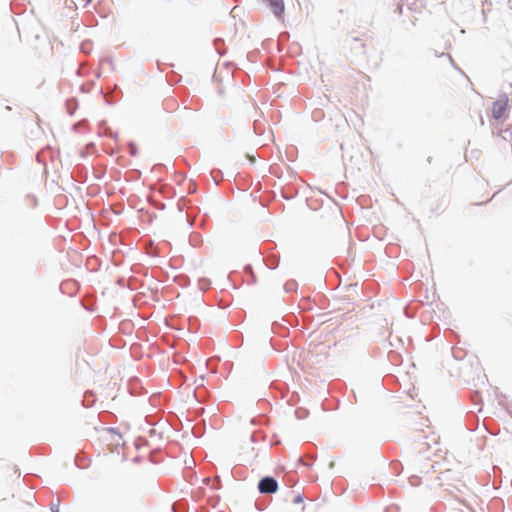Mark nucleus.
<instances>
[{"mask_svg":"<svg viewBox=\"0 0 512 512\" xmlns=\"http://www.w3.org/2000/svg\"><path fill=\"white\" fill-rule=\"evenodd\" d=\"M334 328H330L329 325L321 326L316 331L310 334L313 341L319 344L336 345V337L334 335Z\"/></svg>","mask_w":512,"mask_h":512,"instance_id":"1","label":"nucleus"},{"mask_svg":"<svg viewBox=\"0 0 512 512\" xmlns=\"http://www.w3.org/2000/svg\"><path fill=\"white\" fill-rule=\"evenodd\" d=\"M102 439L111 451L124 445L122 435L113 428L106 429L102 435Z\"/></svg>","mask_w":512,"mask_h":512,"instance_id":"2","label":"nucleus"},{"mask_svg":"<svg viewBox=\"0 0 512 512\" xmlns=\"http://www.w3.org/2000/svg\"><path fill=\"white\" fill-rule=\"evenodd\" d=\"M507 108H508V99L505 97L500 98V99L496 100L495 102H493V105H492L493 118L496 120L503 119L506 116Z\"/></svg>","mask_w":512,"mask_h":512,"instance_id":"3","label":"nucleus"},{"mask_svg":"<svg viewBox=\"0 0 512 512\" xmlns=\"http://www.w3.org/2000/svg\"><path fill=\"white\" fill-rule=\"evenodd\" d=\"M258 489L263 494L275 493L278 489V483L274 478L265 477L260 480Z\"/></svg>","mask_w":512,"mask_h":512,"instance_id":"4","label":"nucleus"},{"mask_svg":"<svg viewBox=\"0 0 512 512\" xmlns=\"http://www.w3.org/2000/svg\"><path fill=\"white\" fill-rule=\"evenodd\" d=\"M270 7L272 8L274 14L277 17H280L284 12V3L283 0H267Z\"/></svg>","mask_w":512,"mask_h":512,"instance_id":"5","label":"nucleus"},{"mask_svg":"<svg viewBox=\"0 0 512 512\" xmlns=\"http://www.w3.org/2000/svg\"><path fill=\"white\" fill-rule=\"evenodd\" d=\"M302 497L300 495H297L295 498H294V503H301L302 502Z\"/></svg>","mask_w":512,"mask_h":512,"instance_id":"6","label":"nucleus"},{"mask_svg":"<svg viewBox=\"0 0 512 512\" xmlns=\"http://www.w3.org/2000/svg\"><path fill=\"white\" fill-rule=\"evenodd\" d=\"M52 512H59L58 506H52Z\"/></svg>","mask_w":512,"mask_h":512,"instance_id":"7","label":"nucleus"}]
</instances>
